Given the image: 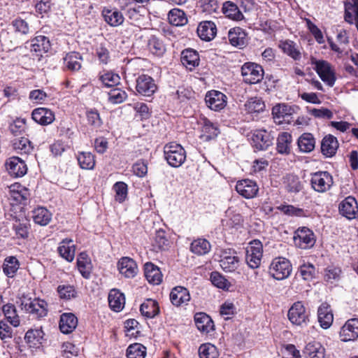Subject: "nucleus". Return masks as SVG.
<instances>
[{"label":"nucleus","mask_w":358,"mask_h":358,"mask_svg":"<svg viewBox=\"0 0 358 358\" xmlns=\"http://www.w3.org/2000/svg\"><path fill=\"white\" fill-rule=\"evenodd\" d=\"M164 155L167 163L174 168L181 166L186 160L185 149L181 145L175 142H171L164 145Z\"/></svg>","instance_id":"1"},{"label":"nucleus","mask_w":358,"mask_h":358,"mask_svg":"<svg viewBox=\"0 0 358 358\" xmlns=\"http://www.w3.org/2000/svg\"><path fill=\"white\" fill-rule=\"evenodd\" d=\"M20 307L22 310L36 318L43 317L47 315V303L43 300L22 296L20 299Z\"/></svg>","instance_id":"2"},{"label":"nucleus","mask_w":358,"mask_h":358,"mask_svg":"<svg viewBox=\"0 0 358 358\" xmlns=\"http://www.w3.org/2000/svg\"><path fill=\"white\" fill-rule=\"evenodd\" d=\"M241 76L245 83L257 84L263 79L264 69L256 63L246 62L241 67Z\"/></svg>","instance_id":"3"},{"label":"nucleus","mask_w":358,"mask_h":358,"mask_svg":"<svg viewBox=\"0 0 358 358\" xmlns=\"http://www.w3.org/2000/svg\"><path fill=\"white\" fill-rule=\"evenodd\" d=\"M291 272L292 265L289 261L284 257L275 258L269 266V274L278 280L288 278Z\"/></svg>","instance_id":"4"},{"label":"nucleus","mask_w":358,"mask_h":358,"mask_svg":"<svg viewBox=\"0 0 358 358\" xmlns=\"http://www.w3.org/2000/svg\"><path fill=\"white\" fill-rule=\"evenodd\" d=\"M310 185L313 190L319 193L329 191L334 184L332 176L327 171L311 173Z\"/></svg>","instance_id":"5"},{"label":"nucleus","mask_w":358,"mask_h":358,"mask_svg":"<svg viewBox=\"0 0 358 358\" xmlns=\"http://www.w3.org/2000/svg\"><path fill=\"white\" fill-rule=\"evenodd\" d=\"M263 256V245L260 241L253 240L250 242L246 250L245 261L251 268H257L261 265Z\"/></svg>","instance_id":"6"},{"label":"nucleus","mask_w":358,"mask_h":358,"mask_svg":"<svg viewBox=\"0 0 358 358\" xmlns=\"http://www.w3.org/2000/svg\"><path fill=\"white\" fill-rule=\"evenodd\" d=\"M220 257V265L225 272H234L239 267L240 259L235 250L231 248L222 249Z\"/></svg>","instance_id":"7"},{"label":"nucleus","mask_w":358,"mask_h":358,"mask_svg":"<svg viewBox=\"0 0 358 358\" xmlns=\"http://www.w3.org/2000/svg\"><path fill=\"white\" fill-rule=\"evenodd\" d=\"M135 88L137 94L151 97L157 92V85L151 76L142 74L136 79Z\"/></svg>","instance_id":"8"},{"label":"nucleus","mask_w":358,"mask_h":358,"mask_svg":"<svg viewBox=\"0 0 358 358\" xmlns=\"http://www.w3.org/2000/svg\"><path fill=\"white\" fill-rule=\"evenodd\" d=\"M289 321L295 325L303 326L308 322V313L301 301L295 302L287 314Z\"/></svg>","instance_id":"9"},{"label":"nucleus","mask_w":358,"mask_h":358,"mask_svg":"<svg viewBox=\"0 0 358 358\" xmlns=\"http://www.w3.org/2000/svg\"><path fill=\"white\" fill-rule=\"evenodd\" d=\"M294 243L295 245L301 249L312 248L315 243L313 232L307 227L299 228L294 233Z\"/></svg>","instance_id":"10"},{"label":"nucleus","mask_w":358,"mask_h":358,"mask_svg":"<svg viewBox=\"0 0 358 358\" xmlns=\"http://www.w3.org/2000/svg\"><path fill=\"white\" fill-rule=\"evenodd\" d=\"M315 70L321 78L329 87H333L336 82V76L331 64L324 60H317L314 62Z\"/></svg>","instance_id":"11"},{"label":"nucleus","mask_w":358,"mask_h":358,"mask_svg":"<svg viewBox=\"0 0 358 358\" xmlns=\"http://www.w3.org/2000/svg\"><path fill=\"white\" fill-rule=\"evenodd\" d=\"M273 137L265 129H256L251 137L252 146L258 150H265L273 144Z\"/></svg>","instance_id":"12"},{"label":"nucleus","mask_w":358,"mask_h":358,"mask_svg":"<svg viewBox=\"0 0 358 358\" xmlns=\"http://www.w3.org/2000/svg\"><path fill=\"white\" fill-rule=\"evenodd\" d=\"M236 192L247 199L255 198L259 192L257 182L250 179L241 180L236 185Z\"/></svg>","instance_id":"13"},{"label":"nucleus","mask_w":358,"mask_h":358,"mask_svg":"<svg viewBox=\"0 0 358 358\" xmlns=\"http://www.w3.org/2000/svg\"><path fill=\"white\" fill-rule=\"evenodd\" d=\"M30 43L31 52L37 57L38 60H40L43 55L47 53L50 48V42L48 38L45 36H36L31 40Z\"/></svg>","instance_id":"14"},{"label":"nucleus","mask_w":358,"mask_h":358,"mask_svg":"<svg viewBox=\"0 0 358 358\" xmlns=\"http://www.w3.org/2000/svg\"><path fill=\"white\" fill-rule=\"evenodd\" d=\"M6 166L8 173L15 178L22 177L27 172V167L24 161L18 157H12L8 159Z\"/></svg>","instance_id":"15"},{"label":"nucleus","mask_w":358,"mask_h":358,"mask_svg":"<svg viewBox=\"0 0 358 358\" xmlns=\"http://www.w3.org/2000/svg\"><path fill=\"white\" fill-rule=\"evenodd\" d=\"M205 101L208 108L219 111L226 106L227 96L221 92L213 90L206 94Z\"/></svg>","instance_id":"16"},{"label":"nucleus","mask_w":358,"mask_h":358,"mask_svg":"<svg viewBox=\"0 0 358 358\" xmlns=\"http://www.w3.org/2000/svg\"><path fill=\"white\" fill-rule=\"evenodd\" d=\"M194 321L197 329L203 334H208L215 330V324L211 317L205 313H196Z\"/></svg>","instance_id":"17"},{"label":"nucleus","mask_w":358,"mask_h":358,"mask_svg":"<svg viewBox=\"0 0 358 358\" xmlns=\"http://www.w3.org/2000/svg\"><path fill=\"white\" fill-rule=\"evenodd\" d=\"M341 341L348 342L354 341L358 337V319L348 320L340 331Z\"/></svg>","instance_id":"18"},{"label":"nucleus","mask_w":358,"mask_h":358,"mask_svg":"<svg viewBox=\"0 0 358 358\" xmlns=\"http://www.w3.org/2000/svg\"><path fill=\"white\" fill-rule=\"evenodd\" d=\"M341 214L349 220L355 219L358 215V204L352 196L346 197L339 204Z\"/></svg>","instance_id":"19"},{"label":"nucleus","mask_w":358,"mask_h":358,"mask_svg":"<svg viewBox=\"0 0 358 358\" xmlns=\"http://www.w3.org/2000/svg\"><path fill=\"white\" fill-rule=\"evenodd\" d=\"M201 134L199 138L204 142L215 139L220 133L217 126L204 117L201 122Z\"/></svg>","instance_id":"20"},{"label":"nucleus","mask_w":358,"mask_h":358,"mask_svg":"<svg viewBox=\"0 0 358 358\" xmlns=\"http://www.w3.org/2000/svg\"><path fill=\"white\" fill-rule=\"evenodd\" d=\"M229 43L238 48H243L248 43L247 33L241 27H236L228 31Z\"/></svg>","instance_id":"21"},{"label":"nucleus","mask_w":358,"mask_h":358,"mask_svg":"<svg viewBox=\"0 0 358 358\" xmlns=\"http://www.w3.org/2000/svg\"><path fill=\"white\" fill-rule=\"evenodd\" d=\"M278 46L284 54L294 61H299L301 59L300 48L293 41L289 39L281 40L279 41Z\"/></svg>","instance_id":"22"},{"label":"nucleus","mask_w":358,"mask_h":358,"mask_svg":"<svg viewBox=\"0 0 358 358\" xmlns=\"http://www.w3.org/2000/svg\"><path fill=\"white\" fill-rule=\"evenodd\" d=\"M317 320L320 327L324 329H327L331 326L334 321V315L328 303H323L319 306Z\"/></svg>","instance_id":"23"},{"label":"nucleus","mask_w":358,"mask_h":358,"mask_svg":"<svg viewBox=\"0 0 358 358\" xmlns=\"http://www.w3.org/2000/svg\"><path fill=\"white\" fill-rule=\"evenodd\" d=\"M117 268L120 273L125 278H134L138 272L136 263L127 257L121 258L117 263Z\"/></svg>","instance_id":"24"},{"label":"nucleus","mask_w":358,"mask_h":358,"mask_svg":"<svg viewBox=\"0 0 358 358\" xmlns=\"http://www.w3.org/2000/svg\"><path fill=\"white\" fill-rule=\"evenodd\" d=\"M170 300L176 306L187 304L190 300L189 290L182 286L175 287L170 293Z\"/></svg>","instance_id":"25"},{"label":"nucleus","mask_w":358,"mask_h":358,"mask_svg":"<svg viewBox=\"0 0 358 358\" xmlns=\"http://www.w3.org/2000/svg\"><path fill=\"white\" fill-rule=\"evenodd\" d=\"M32 119L41 125H48L54 122L55 115L53 111L47 108H38L31 113Z\"/></svg>","instance_id":"26"},{"label":"nucleus","mask_w":358,"mask_h":358,"mask_svg":"<svg viewBox=\"0 0 358 358\" xmlns=\"http://www.w3.org/2000/svg\"><path fill=\"white\" fill-rule=\"evenodd\" d=\"M144 275L148 282L154 285H159L162 282L163 275L159 268L152 262L145 264Z\"/></svg>","instance_id":"27"},{"label":"nucleus","mask_w":358,"mask_h":358,"mask_svg":"<svg viewBox=\"0 0 358 358\" xmlns=\"http://www.w3.org/2000/svg\"><path fill=\"white\" fill-rule=\"evenodd\" d=\"M197 34L201 40L210 41L216 36V25L211 21L202 22L197 27Z\"/></svg>","instance_id":"28"},{"label":"nucleus","mask_w":358,"mask_h":358,"mask_svg":"<svg viewBox=\"0 0 358 358\" xmlns=\"http://www.w3.org/2000/svg\"><path fill=\"white\" fill-rule=\"evenodd\" d=\"M292 110V108L286 104H278L273 108L272 115L275 121L279 124L289 122Z\"/></svg>","instance_id":"29"},{"label":"nucleus","mask_w":358,"mask_h":358,"mask_svg":"<svg viewBox=\"0 0 358 358\" xmlns=\"http://www.w3.org/2000/svg\"><path fill=\"white\" fill-rule=\"evenodd\" d=\"M78 325V319L71 313H63L60 317L59 329L65 334L71 333Z\"/></svg>","instance_id":"30"},{"label":"nucleus","mask_w":358,"mask_h":358,"mask_svg":"<svg viewBox=\"0 0 358 358\" xmlns=\"http://www.w3.org/2000/svg\"><path fill=\"white\" fill-rule=\"evenodd\" d=\"M102 15L105 22L111 27L121 25L124 20L123 14L116 8H103Z\"/></svg>","instance_id":"31"},{"label":"nucleus","mask_w":358,"mask_h":358,"mask_svg":"<svg viewBox=\"0 0 358 358\" xmlns=\"http://www.w3.org/2000/svg\"><path fill=\"white\" fill-rule=\"evenodd\" d=\"M57 250L60 256L67 262H71L74 259L76 247L72 239L65 238L62 240Z\"/></svg>","instance_id":"32"},{"label":"nucleus","mask_w":358,"mask_h":358,"mask_svg":"<svg viewBox=\"0 0 358 358\" xmlns=\"http://www.w3.org/2000/svg\"><path fill=\"white\" fill-rule=\"evenodd\" d=\"M338 148L337 138L332 135H327L324 137L321 143L322 153L327 157H333Z\"/></svg>","instance_id":"33"},{"label":"nucleus","mask_w":358,"mask_h":358,"mask_svg":"<svg viewBox=\"0 0 358 358\" xmlns=\"http://www.w3.org/2000/svg\"><path fill=\"white\" fill-rule=\"evenodd\" d=\"M83 57L79 52H71L64 57V68L71 71H77L82 66Z\"/></svg>","instance_id":"34"},{"label":"nucleus","mask_w":358,"mask_h":358,"mask_svg":"<svg viewBox=\"0 0 358 358\" xmlns=\"http://www.w3.org/2000/svg\"><path fill=\"white\" fill-rule=\"evenodd\" d=\"M198 52L193 49H186L182 52L181 62L188 69L192 70L199 64Z\"/></svg>","instance_id":"35"},{"label":"nucleus","mask_w":358,"mask_h":358,"mask_svg":"<svg viewBox=\"0 0 358 358\" xmlns=\"http://www.w3.org/2000/svg\"><path fill=\"white\" fill-rule=\"evenodd\" d=\"M108 303L113 310L121 311L125 304L124 294L116 289H111L108 294Z\"/></svg>","instance_id":"36"},{"label":"nucleus","mask_w":358,"mask_h":358,"mask_svg":"<svg viewBox=\"0 0 358 358\" xmlns=\"http://www.w3.org/2000/svg\"><path fill=\"white\" fill-rule=\"evenodd\" d=\"M303 352L306 358H324L325 349L320 343L312 341L306 345Z\"/></svg>","instance_id":"37"},{"label":"nucleus","mask_w":358,"mask_h":358,"mask_svg":"<svg viewBox=\"0 0 358 358\" xmlns=\"http://www.w3.org/2000/svg\"><path fill=\"white\" fill-rule=\"evenodd\" d=\"M222 10L224 15L232 20L241 21L244 18V15L238 6L232 1H228L224 2Z\"/></svg>","instance_id":"38"},{"label":"nucleus","mask_w":358,"mask_h":358,"mask_svg":"<svg viewBox=\"0 0 358 358\" xmlns=\"http://www.w3.org/2000/svg\"><path fill=\"white\" fill-rule=\"evenodd\" d=\"M277 151L280 154H289L292 144V136L289 132L283 131L278 134L276 143Z\"/></svg>","instance_id":"39"},{"label":"nucleus","mask_w":358,"mask_h":358,"mask_svg":"<svg viewBox=\"0 0 358 358\" xmlns=\"http://www.w3.org/2000/svg\"><path fill=\"white\" fill-rule=\"evenodd\" d=\"M77 266L79 272L85 278H89L92 270L91 259L85 252L79 254L77 259Z\"/></svg>","instance_id":"40"},{"label":"nucleus","mask_w":358,"mask_h":358,"mask_svg":"<svg viewBox=\"0 0 358 358\" xmlns=\"http://www.w3.org/2000/svg\"><path fill=\"white\" fill-rule=\"evenodd\" d=\"M34 222L41 226H45L52 220V213L45 208L38 207L32 211Z\"/></svg>","instance_id":"41"},{"label":"nucleus","mask_w":358,"mask_h":358,"mask_svg":"<svg viewBox=\"0 0 358 358\" xmlns=\"http://www.w3.org/2000/svg\"><path fill=\"white\" fill-rule=\"evenodd\" d=\"M12 147L20 154H29L33 150L31 142L25 137H17L12 141Z\"/></svg>","instance_id":"42"},{"label":"nucleus","mask_w":358,"mask_h":358,"mask_svg":"<svg viewBox=\"0 0 358 358\" xmlns=\"http://www.w3.org/2000/svg\"><path fill=\"white\" fill-rule=\"evenodd\" d=\"M345 20L352 24L358 20V0L347 1L344 3Z\"/></svg>","instance_id":"43"},{"label":"nucleus","mask_w":358,"mask_h":358,"mask_svg":"<svg viewBox=\"0 0 358 358\" xmlns=\"http://www.w3.org/2000/svg\"><path fill=\"white\" fill-rule=\"evenodd\" d=\"M140 311L143 316L152 318L159 313V308L156 301L148 299L141 305Z\"/></svg>","instance_id":"44"},{"label":"nucleus","mask_w":358,"mask_h":358,"mask_svg":"<svg viewBox=\"0 0 358 358\" xmlns=\"http://www.w3.org/2000/svg\"><path fill=\"white\" fill-rule=\"evenodd\" d=\"M3 313L7 321L14 327L20 324V317L17 315L15 306L12 303H6L2 306Z\"/></svg>","instance_id":"45"},{"label":"nucleus","mask_w":358,"mask_h":358,"mask_svg":"<svg viewBox=\"0 0 358 358\" xmlns=\"http://www.w3.org/2000/svg\"><path fill=\"white\" fill-rule=\"evenodd\" d=\"M297 144L301 152H310L315 148V140L311 134L304 133L299 138Z\"/></svg>","instance_id":"46"},{"label":"nucleus","mask_w":358,"mask_h":358,"mask_svg":"<svg viewBox=\"0 0 358 358\" xmlns=\"http://www.w3.org/2000/svg\"><path fill=\"white\" fill-rule=\"evenodd\" d=\"M244 107L248 113L258 114L264 110L265 103L260 98L252 97L245 102Z\"/></svg>","instance_id":"47"},{"label":"nucleus","mask_w":358,"mask_h":358,"mask_svg":"<svg viewBox=\"0 0 358 358\" xmlns=\"http://www.w3.org/2000/svg\"><path fill=\"white\" fill-rule=\"evenodd\" d=\"M168 20L170 24L176 27L183 26L187 22L185 12L179 8L171 9L168 13Z\"/></svg>","instance_id":"48"},{"label":"nucleus","mask_w":358,"mask_h":358,"mask_svg":"<svg viewBox=\"0 0 358 358\" xmlns=\"http://www.w3.org/2000/svg\"><path fill=\"white\" fill-rule=\"evenodd\" d=\"M210 243L204 238H198L194 240L190 245L191 251L197 255H204L210 250Z\"/></svg>","instance_id":"49"},{"label":"nucleus","mask_w":358,"mask_h":358,"mask_svg":"<svg viewBox=\"0 0 358 358\" xmlns=\"http://www.w3.org/2000/svg\"><path fill=\"white\" fill-rule=\"evenodd\" d=\"M286 189L291 193H298L303 189V184L299 178L294 175H287L284 178Z\"/></svg>","instance_id":"50"},{"label":"nucleus","mask_w":358,"mask_h":358,"mask_svg":"<svg viewBox=\"0 0 358 358\" xmlns=\"http://www.w3.org/2000/svg\"><path fill=\"white\" fill-rule=\"evenodd\" d=\"M19 261L13 256L6 257L3 264V272L8 278H13L19 269Z\"/></svg>","instance_id":"51"},{"label":"nucleus","mask_w":358,"mask_h":358,"mask_svg":"<svg viewBox=\"0 0 358 358\" xmlns=\"http://www.w3.org/2000/svg\"><path fill=\"white\" fill-rule=\"evenodd\" d=\"M78 164L83 169L92 170L95 166L94 156L90 152H81L77 156Z\"/></svg>","instance_id":"52"},{"label":"nucleus","mask_w":358,"mask_h":358,"mask_svg":"<svg viewBox=\"0 0 358 358\" xmlns=\"http://www.w3.org/2000/svg\"><path fill=\"white\" fill-rule=\"evenodd\" d=\"M150 52L157 56H162L166 51L165 45L162 40L152 36L148 43Z\"/></svg>","instance_id":"53"},{"label":"nucleus","mask_w":358,"mask_h":358,"mask_svg":"<svg viewBox=\"0 0 358 358\" xmlns=\"http://www.w3.org/2000/svg\"><path fill=\"white\" fill-rule=\"evenodd\" d=\"M99 80L107 87H115L120 84V77L112 71H107L99 75Z\"/></svg>","instance_id":"54"},{"label":"nucleus","mask_w":358,"mask_h":358,"mask_svg":"<svg viewBox=\"0 0 358 358\" xmlns=\"http://www.w3.org/2000/svg\"><path fill=\"white\" fill-rule=\"evenodd\" d=\"M127 94L120 88H114L108 93V101L112 104H119L127 99Z\"/></svg>","instance_id":"55"},{"label":"nucleus","mask_w":358,"mask_h":358,"mask_svg":"<svg viewBox=\"0 0 358 358\" xmlns=\"http://www.w3.org/2000/svg\"><path fill=\"white\" fill-rule=\"evenodd\" d=\"M146 355V348L140 343L130 345L127 350L128 358H145Z\"/></svg>","instance_id":"56"},{"label":"nucleus","mask_w":358,"mask_h":358,"mask_svg":"<svg viewBox=\"0 0 358 358\" xmlns=\"http://www.w3.org/2000/svg\"><path fill=\"white\" fill-rule=\"evenodd\" d=\"M200 358H217L219 356L217 348L211 343L202 344L199 348Z\"/></svg>","instance_id":"57"},{"label":"nucleus","mask_w":358,"mask_h":358,"mask_svg":"<svg viewBox=\"0 0 358 358\" xmlns=\"http://www.w3.org/2000/svg\"><path fill=\"white\" fill-rule=\"evenodd\" d=\"M113 189L115 192V201L119 203H122L127 196V185L124 182H117L114 184Z\"/></svg>","instance_id":"58"},{"label":"nucleus","mask_w":358,"mask_h":358,"mask_svg":"<svg viewBox=\"0 0 358 358\" xmlns=\"http://www.w3.org/2000/svg\"><path fill=\"white\" fill-rule=\"evenodd\" d=\"M13 229L17 238H26L29 234V224L27 221L15 220L13 224Z\"/></svg>","instance_id":"59"},{"label":"nucleus","mask_w":358,"mask_h":358,"mask_svg":"<svg viewBox=\"0 0 358 358\" xmlns=\"http://www.w3.org/2000/svg\"><path fill=\"white\" fill-rule=\"evenodd\" d=\"M341 275V269L339 267L329 266L324 270V280L330 283L338 281Z\"/></svg>","instance_id":"60"},{"label":"nucleus","mask_w":358,"mask_h":358,"mask_svg":"<svg viewBox=\"0 0 358 358\" xmlns=\"http://www.w3.org/2000/svg\"><path fill=\"white\" fill-rule=\"evenodd\" d=\"M210 280L215 286L222 289H229L231 286V283L223 275L216 271L211 273Z\"/></svg>","instance_id":"61"},{"label":"nucleus","mask_w":358,"mask_h":358,"mask_svg":"<svg viewBox=\"0 0 358 358\" xmlns=\"http://www.w3.org/2000/svg\"><path fill=\"white\" fill-rule=\"evenodd\" d=\"M57 292L60 298L66 300H69L76 298L77 292L73 285H63L57 287Z\"/></svg>","instance_id":"62"},{"label":"nucleus","mask_w":358,"mask_h":358,"mask_svg":"<svg viewBox=\"0 0 358 358\" xmlns=\"http://www.w3.org/2000/svg\"><path fill=\"white\" fill-rule=\"evenodd\" d=\"M26 121L24 119H17L10 124L9 129L15 138L22 135L26 130Z\"/></svg>","instance_id":"63"},{"label":"nucleus","mask_w":358,"mask_h":358,"mask_svg":"<svg viewBox=\"0 0 358 358\" xmlns=\"http://www.w3.org/2000/svg\"><path fill=\"white\" fill-rule=\"evenodd\" d=\"M153 245L159 250H165L169 245V240L166 236V233L164 230H158L156 231L154 238Z\"/></svg>","instance_id":"64"}]
</instances>
